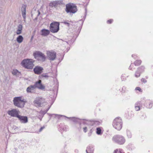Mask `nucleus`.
<instances>
[{
    "label": "nucleus",
    "mask_w": 153,
    "mask_h": 153,
    "mask_svg": "<svg viewBox=\"0 0 153 153\" xmlns=\"http://www.w3.org/2000/svg\"><path fill=\"white\" fill-rule=\"evenodd\" d=\"M18 73V71L16 70H14L12 72V73L13 75H16Z\"/></svg>",
    "instance_id": "23"
},
{
    "label": "nucleus",
    "mask_w": 153,
    "mask_h": 153,
    "mask_svg": "<svg viewBox=\"0 0 153 153\" xmlns=\"http://www.w3.org/2000/svg\"><path fill=\"white\" fill-rule=\"evenodd\" d=\"M135 89L136 90H138L140 92H142V90L139 87H137Z\"/></svg>",
    "instance_id": "28"
},
{
    "label": "nucleus",
    "mask_w": 153,
    "mask_h": 153,
    "mask_svg": "<svg viewBox=\"0 0 153 153\" xmlns=\"http://www.w3.org/2000/svg\"><path fill=\"white\" fill-rule=\"evenodd\" d=\"M41 32L42 33L41 35L44 36H47L50 33L49 30L45 29H43L41 30Z\"/></svg>",
    "instance_id": "16"
},
{
    "label": "nucleus",
    "mask_w": 153,
    "mask_h": 153,
    "mask_svg": "<svg viewBox=\"0 0 153 153\" xmlns=\"http://www.w3.org/2000/svg\"><path fill=\"white\" fill-rule=\"evenodd\" d=\"M34 85L35 88H37L40 90H44L45 88V86L42 84V81L41 80L36 82Z\"/></svg>",
    "instance_id": "11"
},
{
    "label": "nucleus",
    "mask_w": 153,
    "mask_h": 153,
    "mask_svg": "<svg viewBox=\"0 0 153 153\" xmlns=\"http://www.w3.org/2000/svg\"><path fill=\"white\" fill-rule=\"evenodd\" d=\"M45 128V127H42L41 128H40V129H39V131L40 132L41 131H42V130L43 128Z\"/></svg>",
    "instance_id": "35"
},
{
    "label": "nucleus",
    "mask_w": 153,
    "mask_h": 153,
    "mask_svg": "<svg viewBox=\"0 0 153 153\" xmlns=\"http://www.w3.org/2000/svg\"><path fill=\"white\" fill-rule=\"evenodd\" d=\"M65 117H66V116H65Z\"/></svg>",
    "instance_id": "40"
},
{
    "label": "nucleus",
    "mask_w": 153,
    "mask_h": 153,
    "mask_svg": "<svg viewBox=\"0 0 153 153\" xmlns=\"http://www.w3.org/2000/svg\"><path fill=\"white\" fill-rule=\"evenodd\" d=\"M14 105L19 108H23L26 102L24 99H22V97H16L14 98L13 100Z\"/></svg>",
    "instance_id": "1"
},
{
    "label": "nucleus",
    "mask_w": 153,
    "mask_h": 153,
    "mask_svg": "<svg viewBox=\"0 0 153 153\" xmlns=\"http://www.w3.org/2000/svg\"><path fill=\"white\" fill-rule=\"evenodd\" d=\"M114 153H122L120 149H119V150H118V149H117L114 151Z\"/></svg>",
    "instance_id": "26"
},
{
    "label": "nucleus",
    "mask_w": 153,
    "mask_h": 153,
    "mask_svg": "<svg viewBox=\"0 0 153 153\" xmlns=\"http://www.w3.org/2000/svg\"><path fill=\"white\" fill-rule=\"evenodd\" d=\"M77 10L76 6L73 4L69 3L66 5L65 11L67 13H74Z\"/></svg>",
    "instance_id": "3"
},
{
    "label": "nucleus",
    "mask_w": 153,
    "mask_h": 153,
    "mask_svg": "<svg viewBox=\"0 0 153 153\" xmlns=\"http://www.w3.org/2000/svg\"><path fill=\"white\" fill-rule=\"evenodd\" d=\"M22 33V31L20 30H17V31L16 32L17 34L19 35L20 34Z\"/></svg>",
    "instance_id": "27"
},
{
    "label": "nucleus",
    "mask_w": 153,
    "mask_h": 153,
    "mask_svg": "<svg viewBox=\"0 0 153 153\" xmlns=\"http://www.w3.org/2000/svg\"><path fill=\"white\" fill-rule=\"evenodd\" d=\"M144 68L143 67H141L138 70L139 71H136L135 74V76L136 77H139L140 75V73L139 72V71L140 72V69H142V70H143L144 69Z\"/></svg>",
    "instance_id": "18"
},
{
    "label": "nucleus",
    "mask_w": 153,
    "mask_h": 153,
    "mask_svg": "<svg viewBox=\"0 0 153 153\" xmlns=\"http://www.w3.org/2000/svg\"><path fill=\"white\" fill-rule=\"evenodd\" d=\"M45 99L42 97L37 98L36 100L34 101V105L37 107H41L42 104L45 103Z\"/></svg>",
    "instance_id": "8"
},
{
    "label": "nucleus",
    "mask_w": 153,
    "mask_h": 153,
    "mask_svg": "<svg viewBox=\"0 0 153 153\" xmlns=\"http://www.w3.org/2000/svg\"><path fill=\"white\" fill-rule=\"evenodd\" d=\"M35 88L34 85H31L27 87V91L28 93H34Z\"/></svg>",
    "instance_id": "15"
},
{
    "label": "nucleus",
    "mask_w": 153,
    "mask_h": 153,
    "mask_svg": "<svg viewBox=\"0 0 153 153\" xmlns=\"http://www.w3.org/2000/svg\"><path fill=\"white\" fill-rule=\"evenodd\" d=\"M141 81L142 82H143L144 83H145L146 82V80H145V79L144 78H142L141 79Z\"/></svg>",
    "instance_id": "34"
},
{
    "label": "nucleus",
    "mask_w": 153,
    "mask_h": 153,
    "mask_svg": "<svg viewBox=\"0 0 153 153\" xmlns=\"http://www.w3.org/2000/svg\"><path fill=\"white\" fill-rule=\"evenodd\" d=\"M43 68L41 67L37 66L33 69V71L35 74H39L42 72Z\"/></svg>",
    "instance_id": "14"
},
{
    "label": "nucleus",
    "mask_w": 153,
    "mask_h": 153,
    "mask_svg": "<svg viewBox=\"0 0 153 153\" xmlns=\"http://www.w3.org/2000/svg\"><path fill=\"white\" fill-rule=\"evenodd\" d=\"M19 111L15 109H14L8 111L7 113L9 115L12 117H18L19 115Z\"/></svg>",
    "instance_id": "10"
},
{
    "label": "nucleus",
    "mask_w": 153,
    "mask_h": 153,
    "mask_svg": "<svg viewBox=\"0 0 153 153\" xmlns=\"http://www.w3.org/2000/svg\"><path fill=\"white\" fill-rule=\"evenodd\" d=\"M64 23L65 24H67V25H69V23H68V22H64Z\"/></svg>",
    "instance_id": "36"
},
{
    "label": "nucleus",
    "mask_w": 153,
    "mask_h": 153,
    "mask_svg": "<svg viewBox=\"0 0 153 153\" xmlns=\"http://www.w3.org/2000/svg\"><path fill=\"white\" fill-rule=\"evenodd\" d=\"M83 130L85 132H86L87 131V127H85L83 128Z\"/></svg>",
    "instance_id": "31"
},
{
    "label": "nucleus",
    "mask_w": 153,
    "mask_h": 153,
    "mask_svg": "<svg viewBox=\"0 0 153 153\" xmlns=\"http://www.w3.org/2000/svg\"><path fill=\"white\" fill-rule=\"evenodd\" d=\"M36 13H38V14L37 15V16L35 19V20H37L38 19V16H39V15L40 14V12L38 10H37V11L36 12Z\"/></svg>",
    "instance_id": "25"
},
{
    "label": "nucleus",
    "mask_w": 153,
    "mask_h": 153,
    "mask_svg": "<svg viewBox=\"0 0 153 153\" xmlns=\"http://www.w3.org/2000/svg\"><path fill=\"white\" fill-rule=\"evenodd\" d=\"M21 10L22 16L25 19L26 17V7L25 5H23L22 6Z\"/></svg>",
    "instance_id": "17"
},
{
    "label": "nucleus",
    "mask_w": 153,
    "mask_h": 153,
    "mask_svg": "<svg viewBox=\"0 0 153 153\" xmlns=\"http://www.w3.org/2000/svg\"><path fill=\"white\" fill-rule=\"evenodd\" d=\"M34 61L32 59H25L22 62V65L25 68L32 69H33L34 65L33 62Z\"/></svg>",
    "instance_id": "2"
},
{
    "label": "nucleus",
    "mask_w": 153,
    "mask_h": 153,
    "mask_svg": "<svg viewBox=\"0 0 153 153\" xmlns=\"http://www.w3.org/2000/svg\"><path fill=\"white\" fill-rule=\"evenodd\" d=\"M135 108L137 111H138L140 110V107L139 106H135Z\"/></svg>",
    "instance_id": "33"
},
{
    "label": "nucleus",
    "mask_w": 153,
    "mask_h": 153,
    "mask_svg": "<svg viewBox=\"0 0 153 153\" xmlns=\"http://www.w3.org/2000/svg\"><path fill=\"white\" fill-rule=\"evenodd\" d=\"M122 120L120 117L116 118L113 122V126L117 130H120L122 127Z\"/></svg>",
    "instance_id": "5"
},
{
    "label": "nucleus",
    "mask_w": 153,
    "mask_h": 153,
    "mask_svg": "<svg viewBox=\"0 0 153 153\" xmlns=\"http://www.w3.org/2000/svg\"><path fill=\"white\" fill-rule=\"evenodd\" d=\"M89 148H88L86 150V152L87 153H92V152H89L88 151H89Z\"/></svg>",
    "instance_id": "29"
},
{
    "label": "nucleus",
    "mask_w": 153,
    "mask_h": 153,
    "mask_svg": "<svg viewBox=\"0 0 153 153\" xmlns=\"http://www.w3.org/2000/svg\"><path fill=\"white\" fill-rule=\"evenodd\" d=\"M49 108L48 109H47V111H46V112L45 113H46V112L48 111V110H49Z\"/></svg>",
    "instance_id": "38"
},
{
    "label": "nucleus",
    "mask_w": 153,
    "mask_h": 153,
    "mask_svg": "<svg viewBox=\"0 0 153 153\" xmlns=\"http://www.w3.org/2000/svg\"><path fill=\"white\" fill-rule=\"evenodd\" d=\"M59 23L57 22L51 23L50 26V30L52 33L57 32L59 30Z\"/></svg>",
    "instance_id": "6"
},
{
    "label": "nucleus",
    "mask_w": 153,
    "mask_h": 153,
    "mask_svg": "<svg viewBox=\"0 0 153 153\" xmlns=\"http://www.w3.org/2000/svg\"><path fill=\"white\" fill-rule=\"evenodd\" d=\"M17 118L21 123H25L28 122L27 117L26 116H22L19 115Z\"/></svg>",
    "instance_id": "13"
},
{
    "label": "nucleus",
    "mask_w": 153,
    "mask_h": 153,
    "mask_svg": "<svg viewBox=\"0 0 153 153\" xmlns=\"http://www.w3.org/2000/svg\"><path fill=\"white\" fill-rule=\"evenodd\" d=\"M45 77L46 79H48V77H49V76L47 74H43L40 76L41 78H42V77Z\"/></svg>",
    "instance_id": "20"
},
{
    "label": "nucleus",
    "mask_w": 153,
    "mask_h": 153,
    "mask_svg": "<svg viewBox=\"0 0 153 153\" xmlns=\"http://www.w3.org/2000/svg\"><path fill=\"white\" fill-rule=\"evenodd\" d=\"M47 56L48 59L51 61H53L56 58V53L55 52H47Z\"/></svg>",
    "instance_id": "9"
},
{
    "label": "nucleus",
    "mask_w": 153,
    "mask_h": 153,
    "mask_svg": "<svg viewBox=\"0 0 153 153\" xmlns=\"http://www.w3.org/2000/svg\"><path fill=\"white\" fill-rule=\"evenodd\" d=\"M18 30H20L22 31V29L23 27H22V25H19L18 26Z\"/></svg>",
    "instance_id": "24"
},
{
    "label": "nucleus",
    "mask_w": 153,
    "mask_h": 153,
    "mask_svg": "<svg viewBox=\"0 0 153 153\" xmlns=\"http://www.w3.org/2000/svg\"><path fill=\"white\" fill-rule=\"evenodd\" d=\"M71 119V120H72L74 122H76V119L75 118H70Z\"/></svg>",
    "instance_id": "32"
},
{
    "label": "nucleus",
    "mask_w": 153,
    "mask_h": 153,
    "mask_svg": "<svg viewBox=\"0 0 153 153\" xmlns=\"http://www.w3.org/2000/svg\"><path fill=\"white\" fill-rule=\"evenodd\" d=\"M113 20L112 19H111L110 20H108L107 22L109 24H111V23L113 21Z\"/></svg>",
    "instance_id": "30"
},
{
    "label": "nucleus",
    "mask_w": 153,
    "mask_h": 153,
    "mask_svg": "<svg viewBox=\"0 0 153 153\" xmlns=\"http://www.w3.org/2000/svg\"><path fill=\"white\" fill-rule=\"evenodd\" d=\"M55 115L56 116H57L58 117H62V115H58V114H55Z\"/></svg>",
    "instance_id": "37"
},
{
    "label": "nucleus",
    "mask_w": 153,
    "mask_h": 153,
    "mask_svg": "<svg viewBox=\"0 0 153 153\" xmlns=\"http://www.w3.org/2000/svg\"><path fill=\"white\" fill-rule=\"evenodd\" d=\"M42 111H40V113H42Z\"/></svg>",
    "instance_id": "39"
},
{
    "label": "nucleus",
    "mask_w": 153,
    "mask_h": 153,
    "mask_svg": "<svg viewBox=\"0 0 153 153\" xmlns=\"http://www.w3.org/2000/svg\"><path fill=\"white\" fill-rule=\"evenodd\" d=\"M97 133L98 134H101V130L100 128H97Z\"/></svg>",
    "instance_id": "22"
},
{
    "label": "nucleus",
    "mask_w": 153,
    "mask_h": 153,
    "mask_svg": "<svg viewBox=\"0 0 153 153\" xmlns=\"http://www.w3.org/2000/svg\"><path fill=\"white\" fill-rule=\"evenodd\" d=\"M113 140L116 142L120 144H123L125 141L124 137L119 135H117L113 137Z\"/></svg>",
    "instance_id": "7"
},
{
    "label": "nucleus",
    "mask_w": 153,
    "mask_h": 153,
    "mask_svg": "<svg viewBox=\"0 0 153 153\" xmlns=\"http://www.w3.org/2000/svg\"><path fill=\"white\" fill-rule=\"evenodd\" d=\"M141 62L140 60H137L135 62L134 64L136 66H138L140 64Z\"/></svg>",
    "instance_id": "21"
},
{
    "label": "nucleus",
    "mask_w": 153,
    "mask_h": 153,
    "mask_svg": "<svg viewBox=\"0 0 153 153\" xmlns=\"http://www.w3.org/2000/svg\"><path fill=\"white\" fill-rule=\"evenodd\" d=\"M50 5L52 7L53 6L55 8L57 7L58 6L62 5L64 4L63 2V1H56L51 3Z\"/></svg>",
    "instance_id": "12"
},
{
    "label": "nucleus",
    "mask_w": 153,
    "mask_h": 153,
    "mask_svg": "<svg viewBox=\"0 0 153 153\" xmlns=\"http://www.w3.org/2000/svg\"><path fill=\"white\" fill-rule=\"evenodd\" d=\"M33 55L35 58L38 60L42 62H44L45 60L46 59L45 55L40 51H36L33 53Z\"/></svg>",
    "instance_id": "4"
},
{
    "label": "nucleus",
    "mask_w": 153,
    "mask_h": 153,
    "mask_svg": "<svg viewBox=\"0 0 153 153\" xmlns=\"http://www.w3.org/2000/svg\"><path fill=\"white\" fill-rule=\"evenodd\" d=\"M23 38L22 36L19 35L17 38L16 40L19 43H21L23 40Z\"/></svg>",
    "instance_id": "19"
}]
</instances>
